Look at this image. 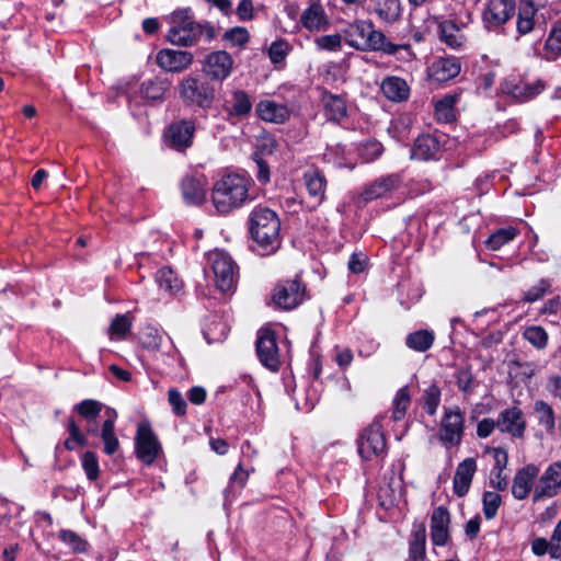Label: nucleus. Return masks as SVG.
<instances>
[{
  "instance_id": "nucleus-15",
  "label": "nucleus",
  "mask_w": 561,
  "mask_h": 561,
  "mask_svg": "<svg viewBox=\"0 0 561 561\" xmlns=\"http://www.w3.org/2000/svg\"><path fill=\"white\" fill-rule=\"evenodd\" d=\"M140 343L145 348L158 352L167 358H173L178 353L171 337L161 334L157 328L151 325L141 331Z\"/></svg>"
},
{
  "instance_id": "nucleus-7",
  "label": "nucleus",
  "mask_w": 561,
  "mask_h": 561,
  "mask_svg": "<svg viewBox=\"0 0 561 561\" xmlns=\"http://www.w3.org/2000/svg\"><path fill=\"white\" fill-rule=\"evenodd\" d=\"M357 448L360 457L365 460H371L385 454L386 437L379 421H374L362 431L357 438Z\"/></svg>"
},
{
  "instance_id": "nucleus-55",
  "label": "nucleus",
  "mask_w": 561,
  "mask_h": 561,
  "mask_svg": "<svg viewBox=\"0 0 561 561\" xmlns=\"http://www.w3.org/2000/svg\"><path fill=\"white\" fill-rule=\"evenodd\" d=\"M317 47L321 50L337 51L342 47L340 34L322 35L314 39Z\"/></svg>"
},
{
  "instance_id": "nucleus-9",
  "label": "nucleus",
  "mask_w": 561,
  "mask_h": 561,
  "mask_svg": "<svg viewBox=\"0 0 561 561\" xmlns=\"http://www.w3.org/2000/svg\"><path fill=\"white\" fill-rule=\"evenodd\" d=\"M306 286L297 277L278 283L273 290L274 304L284 310L298 307L305 299Z\"/></svg>"
},
{
  "instance_id": "nucleus-38",
  "label": "nucleus",
  "mask_w": 561,
  "mask_h": 561,
  "mask_svg": "<svg viewBox=\"0 0 561 561\" xmlns=\"http://www.w3.org/2000/svg\"><path fill=\"white\" fill-rule=\"evenodd\" d=\"M374 10L382 21L391 23L394 22L400 16V1L375 0Z\"/></svg>"
},
{
  "instance_id": "nucleus-56",
  "label": "nucleus",
  "mask_w": 561,
  "mask_h": 561,
  "mask_svg": "<svg viewBox=\"0 0 561 561\" xmlns=\"http://www.w3.org/2000/svg\"><path fill=\"white\" fill-rule=\"evenodd\" d=\"M224 39L229 41L233 46L241 47L249 42L250 34L247 28L236 26L225 32Z\"/></svg>"
},
{
  "instance_id": "nucleus-34",
  "label": "nucleus",
  "mask_w": 561,
  "mask_h": 561,
  "mask_svg": "<svg viewBox=\"0 0 561 561\" xmlns=\"http://www.w3.org/2000/svg\"><path fill=\"white\" fill-rule=\"evenodd\" d=\"M434 341V332L424 329L409 333L405 337V345L412 351L424 353L433 346Z\"/></svg>"
},
{
  "instance_id": "nucleus-10",
  "label": "nucleus",
  "mask_w": 561,
  "mask_h": 561,
  "mask_svg": "<svg viewBox=\"0 0 561 561\" xmlns=\"http://www.w3.org/2000/svg\"><path fill=\"white\" fill-rule=\"evenodd\" d=\"M561 490V461L550 463L539 477L533 492V502L537 503L554 497Z\"/></svg>"
},
{
  "instance_id": "nucleus-20",
  "label": "nucleus",
  "mask_w": 561,
  "mask_h": 561,
  "mask_svg": "<svg viewBox=\"0 0 561 561\" xmlns=\"http://www.w3.org/2000/svg\"><path fill=\"white\" fill-rule=\"evenodd\" d=\"M402 184L399 174H389L380 176L367 184L362 193V198L368 203L370 201L386 196L387 194L398 190Z\"/></svg>"
},
{
  "instance_id": "nucleus-12",
  "label": "nucleus",
  "mask_w": 561,
  "mask_h": 561,
  "mask_svg": "<svg viewBox=\"0 0 561 561\" xmlns=\"http://www.w3.org/2000/svg\"><path fill=\"white\" fill-rule=\"evenodd\" d=\"M233 58L226 50L211 51L205 56L202 64V71L211 81L222 82L233 69Z\"/></svg>"
},
{
  "instance_id": "nucleus-41",
  "label": "nucleus",
  "mask_w": 561,
  "mask_h": 561,
  "mask_svg": "<svg viewBox=\"0 0 561 561\" xmlns=\"http://www.w3.org/2000/svg\"><path fill=\"white\" fill-rule=\"evenodd\" d=\"M517 236L514 227L500 228L495 230L485 241L488 249L496 251Z\"/></svg>"
},
{
  "instance_id": "nucleus-1",
  "label": "nucleus",
  "mask_w": 561,
  "mask_h": 561,
  "mask_svg": "<svg viewBox=\"0 0 561 561\" xmlns=\"http://www.w3.org/2000/svg\"><path fill=\"white\" fill-rule=\"evenodd\" d=\"M170 28L167 39L174 46L192 47L202 38L210 42L215 38V27L209 22H197L191 8L174 10L168 18Z\"/></svg>"
},
{
  "instance_id": "nucleus-50",
  "label": "nucleus",
  "mask_w": 561,
  "mask_h": 561,
  "mask_svg": "<svg viewBox=\"0 0 561 561\" xmlns=\"http://www.w3.org/2000/svg\"><path fill=\"white\" fill-rule=\"evenodd\" d=\"M551 288V282L548 278H541L536 285L524 293L522 301L535 302L542 298Z\"/></svg>"
},
{
  "instance_id": "nucleus-32",
  "label": "nucleus",
  "mask_w": 561,
  "mask_h": 561,
  "mask_svg": "<svg viewBox=\"0 0 561 561\" xmlns=\"http://www.w3.org/2000/svg\"><path fill=\"white\" fill-rule=\"evenodd\" d=\"M322 104L328 121L339 123L346 116V103L341 96L330 93L324 94Z\"/></svg>"
},
{
  "instance_id": "nucleus-39",
  "label": "nucleus",
  "mask_w": 561,
  "mask_h": 561,
  "mask_svg": "<svg viewBox=\"0 0 561 561\" xmlns=\"http://www.w3.org/2000/svg\"><path fill=\"white\" fill-rule=\"evenodd\" d=\"M426 531L423 525H420L412 534L409 554L411 561H423L425 558Z\"/></svg>"
},
{
  "instance_id": "nucleus-45",
  "label": "nucleus",
  "mask_w": 561,
  "mask_h": 561,
  "mask_svg": "<svg viewBox=\"0 0 561 561\" xmlns=\"http://www.w3.org/2000/svg\"><path fill=\"white\" fill-rule=\"evenodd\" d=\"M543 88L545 85L540 80L536 81L535 83L518 81V88L515 89L514 99L519 102L529 101L538 95L543 90Z\"/></svg>"
},
{
  "instance_id": "nucleus-47",
  "label": "nucleus",
  "mask_w": 561,
  "mask_h": 561,
  "mask_svg": "<svg viewBox=\"0 0 561 561\" xmlns=\"http://www.w3.org/2000/svg\"><path fill=\"white\" fill-rule=\"evenodd\" d=\"M58 538L76 553H82L87 550L88 542L72 530L61 529L58 534Z\"/></svg>"
},
{
  "instance_id": "nucleus-25",
  "label": "nucleus",
  "mask_w": 561,
  "mask_h": 561,
  "mask_svg": "<svg viewBox=\"0 0 561 561\" xmlns=\"http://www.w3.org/2000/svg\"><path fill=\"white\" fill-rule=\"evenodd\" d=\"M383 95L392 102H402L409 99L410 88L407 81L400 77L389 76L381 82Z\"/></svg>"
},
{
  "instance_id": "nucleus-24",
  "label": "nucleus",
  "mask_w": 561,
  "mask_h": 561,
  "mask_svg": "<svg viewBox=\"0 0 561 561\" xmlns=\"http://www.w3.org/2000/svg\"><path fill=\"white\" fill-rule=\"evenodd\" d=\"M108 415L107 419L102 423L101 431L99 436L101 437L104 447V454L111 456L114 455L119 449V440L115 434V419L116 412L108 409L106 411Z\"/></svg>"
},
{
  "instance_id": "nucleus-6",
  "label": "nucleus",
  "mask_w": 561,
  "mask_h": 561,
  "mask_svg": "<svg viewBox=\"0 0 561 561\" xmlns=\"http://www.w3.org/2000/svg\"><path fill=\"white\" fill-rule=\"evenodd\" d=\"M208 260L211 264L217 289L227 293L234 288L238 272L232 257L225 251H214L209 253Z\"/></svg>"
},
{
  "instance_id": "nucleus-8",
  "label": "nucleus",
  "mask_w": 561,
  "mask_h": 561,
  "mask_svg": "<svg viewBox=\"0 0 561 561\" xmlns=\"http://www.w3.org/2000/svg\"><path fill=\"white\" fill-rule=\"evenodd\" d=\"M465 431V415L461 410L446 408L440 423L439 439L449 447L459 446Z\"/></svg>"
},
{
  "instance_id": "nucleus-4",
  "label": "nucleus",
  "mask_w": 561,
  "mask_h": 561,
  "mask_svg": "<svg viewBox=\"0 0 561 561\" xmlns=\"http://www.w3.org/2000/svg\"><path fill=\"white\" fill-rule=\"evenodd\" d=\"M345 42L362 51L381 50L394 55L400 46L388 42L385 34L376 31L374 24L367 21H356L344 30Z\"/></svg>"
},
{
  "instance_id": "nucleus-61",
  "label": "nucleus",
  "mask_w": 561,
  "mask_h": 561,
  "mask_svg": "<svg viewBox=\"0 0 561 561\" xmlns=\"http://www.w3.org/2000/svg\"><path fill=\"white\" fill-rule=\"evenodd\" d=\"M550 556L556 559L561 557V519L556 525L550 539Z\"/></svg>"
},
{
  "instance_id": "nucleus-13",
  "label": "nucleus",
  "mask_w": 561,
  "mask_h": 561,
  "mask_svg": "<svg viewBox=\"0 0 561 561\" xmlns=\"http://www.w3.org/2000/svg\"><path fill=\"white\" fill-rule=\"evenodd\" d=\"M256 354L263 366L277 371L280 366L276 334L270 329H261L257 333Z\"/></svg>"
},
{
  "instance_id": "nucleus-30",
  "label": "nucleus",
  "mask_w": 561,
  "mask_h": 561,
  "mask_svg": "<svg viewBox=\"0 0 561 561\" xmlns=\"http://www.w3.org/2000/svg\"><path fill=\"white\" fill-rule=\"evenodd\" d=\"M305 185L308 194L314 202V206L320 205L325 196L327 180L319 171H308L304 175Z\"/></svg>"
},
{
  "instance_id": "nucleus-26",
  "label": "nucleus",
  "mask_w": 561,
  "mask_h": 561,
  "mask_svg": "<svg viewBox=\"0 0 561 561\" xmlns=\"http://www.w3.org/2000/svg\"><path fill=\"white\" fill-rule=\"evenodd\" d=\"M256 113L261 119L275 124H282L289 118L286 105L270 100L261 101L256 105Z\"/></svg>"
},
{
  "instance_id": "nucleus-29",
  "label": "nucleus",
  "mask_w": 561,
  "mask_h": 561,
  "mask_svg": "<svg viewBox=\"0 0 561 561\" xmlns=\"http://www.w3.org/2000/svg\"><path fill=\"white\" fill-rule=\"evenodd\" d=\"M181 191L184 202L191 205L203 203L206 196L202 181L194 176H185L182 180Z\"/></svg>"
},
{
  "instance_id": "nucleus-40",
  "label": "nucleus",
  "mask_w": 561,
  "mask_h": 561,
  "mask_svg": "<svg viewBox=\"0 0 561 561\" xmlns=\"http://www.w3.org/2000/svg\"><path fill=\"white\" fill-rule=\"evenodd\" d=\"M67 431L69 437L65 440L64 445L67 450H75L78 446L85 447L89 445L87 435L80 430L79 425L72 417L67 421Z\"/></svg>"
},
{
  "instance_id": "nucleus-5",
  "label": "nucleus",
  "mask_w": 561,
  "mask_h": 561,
  "mask_svg": "<svg viewBox=\"0 0 561 561\" xmlns=\"http://www.w3.org/2000/svg\"><path fill=\"white\" fill-rule=\"evenodd\" d=\"M179 96L187 106H196L204 111L209 110L216 98V90L205 79L188 75L178 84Z\"/></svg>"
},
{
  "instance_id": "nucleus-44",
  "label": "nucleus",
  "mask_w": 561,
  "mask_h": 561,
  "mask_svg": "<svg viewBox=\"0 0 561 561\" xmlns=\"http://www.w3.org/2000/svg\"><path fill=\"white\" fill-rule=\"evenodd\" d=\"M534 410L538 417L539 424L547 431H552L556 425L554 412L552 408L545 401L538 400L535 402Z\"/></svg>"
},
{
  "instance_id": "nucleus-37",
  "label": "nucleus",
  "mask_w": 561,
  "mask_h": 561,
  "mask_svg": "<svg viewBox=\"0 0 561 561\" xmlns=\"http://www.w3.org/2000/svg\"><path fill=\"white\" fill-rule=\"evenodd\" d=\"M156 280L159 287L170 295L176 294L182 287V282L170 267L160 268L156 274Z\"/></svg>"
},
{
  "instance_id": "nucleus-57",
  "label": "nucleus",
  "mask_w": 561,
  "mask_h": 561,
  "mask_svg": "<svg viewBox=\"0 0 561 561\" xmlns=\"http://www.w3.org/2000/svg\"><path fill=\"white\" fill-rule=\"evenodd\" d=\"M168 401L174 414L180 416L185 415L187 404L184 397L176 388L169 389Z\"/></svg>"
},
{
  "instance_id": "nucleus-58",
  "label": "nucleus",
  "mask_w": 561,
  "mask_h": 561,
  "mask_svg": "<svg viewBox=\"0 0 561 561\" xmlns=\"http://www.w3.org/2000/svg\"><path fill=\"white\" fill-rule=\"evenodd\" d=\"M545 47L548 53L552 54V57L561 53V21L551 30Z\"/></svg>"
},
{
  "instance_id": "nucleus-23",
  "label": "nucleus",
  "mask_w": 561,
  "mask_h": 561,
  "mask_svg": "<svg viewBox=\"0 0 561 561\" xmlns=\"http://www.w3.org/2000/svg\"><path fill=\"white\" fill-rule=\"evenodd\" d=\"M476 471L477 462L473 458H466L458 463L453 482L457 496L462 497L468 493Z\"/></svg>"
},
{
  "instance_id": "nucleus-17",
  "label": "nucleus",
  "mask_w": 561,
  "mask_h": 561,
  "mask_svg": "<svg viewBox=\"0 0 561 561\" xmlns=\"http://www.w3.org/2000/svg\"><path fill=\"white\" fill-rule=\"evenodd\" d=\"M194 133V122L182 119L169 126L165 134V142L174 150L184 151L192 146Z\"/></svg>"
},
{
  "instance_id": "nucleus-42",
  "label": "nucleus",
  "mask_w": 561,
  "mask_h": 561,
  "mask_svg": "<svg viewBox=\"0 0 561 561\" xmlns=\"http://www.w3.org/2000/svg\"><path fill=\"white\" fill-rule=\"evenodd\" d=\"M454 377L456 379L459 391H461L465 396H470L473 393L478 382L470 368L458 369Z\"/></svg>"
},
{
  "instance_id": "nucleus-19",
  "label": "nucleus",
  "mask_w": 561,
  "mask_h": 561,
  "mask_svg": "<svg viewBox=\"0 0 561 561\" xmlns=\"http://www.w3.org/2000/svg\"><path fill=\"white\" fill-rule=\"evenodd\" d=\"M539 468L535 463H528L518 469L512 484V494L516 500H525L534 490L535 480L538 478Z\"/></svg>"
},
{
  "instance_id": "nucleus-14",
  "label": "nucleus",
  "mask_w": 561,
  "mask_h": 561,
  "mask_svg": "<svg viewBox=\"0 0 561 561\" xmlns=\"http://www.w3.org/2000/svg\"><path fill=\"white\" fill-rule=\"evenodd\" d=\"M515 13L514 0H490L483 11V22L488 30H496Z\"/></svg>"
},
{
  "instance_id": "nucleus-51",
  "label": "nucleus",
  "mask_w": 561,
  "mask_h": 561,
  "mask_svg": "<svg viewBox=\"0 0 561 561\" xmlns=\"http://www.w3.org/2000/svg\"><path fill=\"white\" fill-rule=\"evenodd\" d=\"M252 160L255 164V178L261 184H267L271 181V171L268 162L260 152L252 153Z\"/></svg>"
},
{
  "instance_id": "nucleus-16",
  "label": "nucleus",
  "mask_w": 561,
  "mask_h": 561,
  "mask_svg": "<svg viewBox=\"0 0 561 561\" xmlns=\"http://www.w3.org/2000/svg\"><path fill=\"white\" fill-rule=\"evenodd\" d=\"M497 430L514 438H522L526 431L525 414L518 407H510L502 410L497 416Z\"/></svg>"
},
{
  "instance_id": "nucleus-52",
  "label": "nucleus",
  "mask_w": 561,
  "mask_h": 561,
  "mask_svg": "<svg viewBox=\"0 0 561 561\" xmlns=\"http://www.w3.org/2000/svg\"><path fill=\"white\" fill-rule=\"evenodd\" d=\"M524 337L535 347L543 348L548 342V334L541 327H529L524 332Z\"/></svg>"
},
{
  "instance_id": "nucleus-35",
  "label": "nucleus",
  "mask_w": 561,
  "mask_h": 561,
  "mask_svg": "<svg viewBox=\"0 0 561 561\" xmlns=\"http://www.w3.org/2000/svg\"><path fill=\"white\" fill-rule=\"evenodd\" d=\"M457 94H446L435 103V117L440 123H451L456 119L455 105Z\"/></svg>"
},
{
  "instance_id": "nucleus-28",
  "label": "nucleus",
  "mask_w": 561,
  "mask_h": 561,
  "mask_svg": "<svg viewBox=\"0 0 561 561\" xmlns=\"http://www.w3.org/2000/svg\"><path fill=\"white\" fill-rule=\"evenodd\" d=\"M228 118L247 117L252 111V103L247 92L236 90L232 92L231 101L224 105Z\"/></svg>"
},
{
  "instance_id": "nucleus-46",
  "label": "nucleus",
  "mask_w": 561,
  "mask_h": 561,
  "mask_svg": "<svg viewBox=\"0 0 561 561\" xmlns=\"http://www.w3.org/2000/svg\"><path fill=\"white\" fill-rule=\"evenodd\" d=\"M103 404L93 399H85L75 405V411L84 420L98 419L102 411Z\"/></svg>"
},
{
  "instance_id": "nucleus-31",
  "label": "nucleus",
  "mask_w": 561,
  "mask_h": 561,
  "mask_svg": "<svg viewBox=\"0 0 561 561\" xmlns=\"http://www.w3.org/2000/svg\"><path fill=\"white\" fill-rule=\"evenodd\" d=\"M170 83L165 79L152 78L145 80L139 88V94L147 101H162Z\"/></svg>"
},
{
  "instance_id": "nucleus-64",
  "label": "nucleus",
  "mask_w": 561,
  "mask_h": 561,
  "mask_svg": "<svg viewBox=\"0 0 561 561\" xmlns=\"http://www.w3.org/2000/svg\"><path fill=\"white\" fill-rule=\"evenodd\" d=\"M237 15L241 21H250L253 19L252 0H241L237 7Z\"/></svg>"
},
{
  "instance_id": "nucleus-43",
  "label": "nucleus",
  "mask_w": 561,
  "mask_h": 561,
  "mask_svg": "<svg viewBox=\"0 0 561 561\" xmlns=\"http://www.w3.org/2000/svg\"><path fill=\"white\" fill-rule=\"evenodd\" d=\"M442 391L435 383H431L423 392L422 405L428 415H434L440 402Z\"/></svg>"
},
{
  "instance_id": "nucleus-36",
  "label": "nucleus",
  "mask_w": 561,
  "mask_h": 561,
  "mask_svg": "<svg viewBox=\"0 0 561 561\" xmlns=\"http://www.w3.org/2000/svg\"><path fill=\"white\" fill-rule=\"evenodd\" d=\"M301 24L309 31H318L327 24L325 13L320 4H311L300 16Z\"/></svg>"
},
{
  "instance_id": "nucleus-21",
  "label": "nucleus",
  "mask_w": 561,
  "mask_h": 561,
  "mask_svg": "<svg viewBox=\"0 0 561 561\" xmlns=\"http://www.w3.org/2000/svg\"><path fill=\"white\" fill-rule=\"evenodd\" d=\"M440 148L442 141L437 136L424 134L415 139L411 158L420 161L437 160Z\"/></svg>"
},
{
  "instance_id": "nucleus-49",
  "label": "nucleus",
  "mask_w": 561,
  "mask_h": 561,
  "mask_svg": "<svg viewBox=\"0 0 561 561\" xmlns=\"http://www.w3.org/2000/svg\"><path fill=\"white\" fill-rule=\"evenodd\" d=\"M81 466L88 480L95 481L100 474L99 459L94 451H85L81 456Z\"/></svg>"
},
{
  "instance_id": "nucleus-54",
  "label": "nucleus",
  "mask_w": 561,
  "mask_h": 561,
  "mask_svg": "<svg viewBox=\"0 0 561 561\" xmlns=\"http://www.w3.org/2000/svg\"><path fill=\"white\" fill-rule=\"evenodd\" d=\"M409 403L410 396L408 390L405 388L400 389L393 399L394 410L392 413V419L394 421H399L404 416Z\"/></svg>"
},
{
  "instance_id": "nucleus-3",
  "label": "nucleus",
  "mask_w": 561,
  "mask_h": 561,
  "mask_svg": "<svg viewBox=\"0 0 561 561\" xmlns=\"http://www.w3.org/2000/svg\"><path fill=\"white\" fill-rule=\"evenodd\" d=\"M252 180L241 173H227L213 186L211 199L220 214H228L241 207L249 197Z\"/></svg>"
},
{
  "instance_id": "nucleus-59",
  "label": "nucleus",
  "mask_w": 561,
  "mask_h": 561,
  "mask_svg": "<svg viewBox=\"0 0 561 561\" xmlns=\"http://www.w3.org/2000/svg\"><path fill=\"white\" fill-rule=\"evenodd\" d=\"M288 55V45L284 41L272 43L268 49V56L273 64L282 62Z\"/></svg>"
},
{
  "instance_id": "nucleus-62",
  "label": "nucleus",
  "mask_w": 561,
  "mask_h": 561,
  "mask_svg": "<svg viewBox=\"0 0 561 561\" xmlns=\"http://www.w3.org/2000/svg\"><path fill=\"white\" fill-rule=\"evenodd\" d=\"M495 428H497V420L484 417L477 425V435L480 438H486Z\"/></svg>"
},
{
  "instance_id": "nucleus-53",
  "label": "nucleus",
  "mask_w": 561,
  "mask_h": 561,
  "mask_svg": "<svg viewBox=\"0 0 561 561\" xmlns=\"http://www.w3.org/2000/svg\"><path fill=\"white\" fill-rule=\"evenodd\" d=\"M501 505V495L496 492L485 491L483 494V514L486 519H492L496 516L497 510Z\"/></svg>"
},
{
  "instance_id": "nucleus-2",
  "label": "nucleus",
  "mask_w": 561,
  "mask_h": 561,
  "mask_svg": "<svg viewBox=\"0 0 561 561\" xmlns=\"http://www.w3.org/2000/svg\"><path fill=\"white\" fill-rule=\"evenodd\" d=\"M249 231L260 255L275 253L280 245V219L275 210L259 205L249 216Z\"/></svg>"
},
{
  "instance_id": "nucleus-63",
  "label": "nucleus",
  "mask_w": 561,
  "mask_h": 561,
  "mask_svg": "<svg viewBox=\"0 0 561 561\" xmlns=\"http://www.w3.org/2000/svg\"><path fill=\"white\" fill-rule=\"evenodd\" d=\"M130 329V322L125 314H117L111 324V331L113 334L124 335Z\"/></svg>"
},
{
  "instance_id": "nucleus-11",
  "label": "nucleus",
  "mask_w": 561,
  "mask_h": 561,
  "mask_svg": "<svg viewBox=\"0 0 561 561\" xmlns=\"http://www.w3.org/2000/svg\"><path fill=\"white\" fill-rule=\"evenodd\" d=\"M137 458L146 463L154 462L161 450L160 443L148 423H140L135 437Z\"/></svg>"
},
{
  "instance_id": "nucleus-48",
  "label": "nucleus",
  "mask_w": 561,
  "mask_h": 561,
  "mask_svg": "<svg viewBox=\"0 0 561 561\" xmlns=\"http://www.w3.org/2000/svg\"><path fill=\"white\" fill-rule=\"evenodd\" d=\"M358 152L365 162H371L382 154L383 146L380 141L370 139L359 146Z\"/></svg>"
},
{
  "instance_id": "nucleus-27",
  "label": "nucleus",
  "mask_w": 561,
  "mask_h": 561,
  "mask_svg": "<svg viewBox=\"0 0 561 561\" xmlns=\"http://www.w3.org/2000/svg\"><path fill=\"white\" fill-rule=\"evenodd\" d=\"M460 68V62L455 57L439 58L431 67V77L438 82H445L457 77Z\"/></svg>"
},
{
  "instance_id": "nucleus-18",
  "label": "nucleus",
  "mask_w": 561,
  "mask_h": 561,
  "mask_svg": "<svg viewBox=\"0 0 561 561\" xmlns=\"http://www.w3.org/2000/svg\"><path fill=\"white\" fill-rule=\"evenodd\" d=\"M194 56L187 50L161 49L156 57L160 68L169 72H182L191 67Z\"/></svg>"
},
{
  "instance_id": "nucleus-22",
  "label": "nucleus",
  "mask_w": 561,
  "mask_h": 561,
  "mask_svg": "<svg viewBox=\"0 0 561 561\" xmlns=\"http://www.w3.org/2000/svg\"><path fill=\"white\" fill-rule=\"evenodd\" d=\"M450 515L446 507L438 506L431 517V538L434 545L445 546L449 539Z\"/></svg>"
},
{
  "instance_id": "nucleus-60",
  "label": "nucleus",
  "mask_w": 561,
  "mask_h": 561,
  "mask_svg": "<svg viewBox=\"0 0 561 561\" xmlns=\"http://www.w3.org/2000/svg\"><path fill=\"white\" fill-rule=\"evenodd\" d=\"M486 453L491 454L494 459V470L503 472L508 463V454L502 447H489Z\"/></svg>"
},
{
  "instance_id": "nucleus-33",
  "label": "nucleus",
  "mask_w": 561,
  "mask_h": 561,
  "mask_svg": "<svg viewBox=\"0 0 561 561\" xmlns=\"http://www.w3.org/2000/svg\"><path fill=\"white\" fill-rule=\"evenodd\" d=\"M440 39L451 48H459L463 45L466 37L462 30L451 20L443 21L439 26Z\"/></svg>"
}]
</instances>
